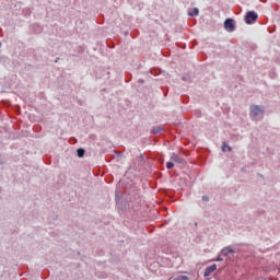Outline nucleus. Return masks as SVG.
<instances>
[{
  "instance_id": "4468645a",
  "label": "nucleus",
  "mask_w": 280,
  "mask_h": 280,
  "mask_svg": "<svg viewBox=\"0 0 280 280\" xmlns=\"http://www.w3.org/2000/svg\"><path fill=\"white\" fill-rule=\"evenodd\" d=\"M153 132H154V133H159V130L154 128V129H153Z\"/></svg>"
},
{
  "instance_id": "39448f33",
  "label": "nucleus",
  "mask_w": 280,
  "mask_h": 280,
  "mask_svg": "<svg viewBox=\"0 0 280 280\" xmlns=\"http://www.w3.org/2000/svg\"><path fill=\"white\" fill-rule=\"evenodd\" d=\"M171 162L177 163V164H183V163H185V160H183L182 158H179V156L176 155L175 153H172V155H171Z\"/></svg>"
},
{
  "instance_id": "f257e3e1",
  "label": "nucleus",
  "mask_w": 280,
  "mask_h": 280,
  "mask_svg": "<svg viewBox=\"0 0 280 280\" xmlns=\"http://www.w3.org/2000/svg\"><path fill=\"white\" fill-rule=\"evenodd\" d=\"M264 115V108L261 106L253 105L249 107V116H252L253 119H256L258 116Z\"/></svg>"
},
{
  "instance_id": "9b49d317",
  "label": "nucleus",
  "mask_w": 280,
  "mask_h": 280,
  "mask_svg": "<svg viewBox=\"0 0 280 280\" xmlns=\"http://www.w3.org/2000/svg\"><path fill=\"white\" fill-rule=\"evenodd\" d=\"M174 167V162L166 163V168L172 170Z\"/></svg>"
},
{
  "instance_id": "f8f14e48",
  "label": "nucleus",
  "mask_w": 280,
  "mask_h": 280,
  "mask_svg": "<svg viewBox=\"0 0 280 280\" xmlns=\"http://www.w3.org/2000/svg\"><path fill=\"white\" fill-rule=\"evenodd\" d=\"M223 259L219 256L217 259H213L212 261H222Z\"/></svg>"
},
{
  "instance_id": "0eeeda50",
  "label": "nucleus",
  "mask_w": 280,
  "mask_h": 280,
  "mask_svg": "<svg viewBox=\"0 0 280 280\" xmlns=\"http://www.w3.org/2000/svg\"><path fill=\"white\" fill-rule=\"evenodd\" d=\"M222 151L223 152H232V147L226 144V142H223L222 144Z\"/></svg>"
},
{
  "instance_id": "20e7f679",
  "label": "nucleus",
  "mask_w": 280,
  "mask_h": 280,
  "mask_svg": "<svg viewBox=\"0 0 280 280\" xmlns=\"http://www.w3.org/2000/svg\"><path fill=\"white\" fill-rule=\"evenodd\" d=\"M217 270V265L208 266L205 270V277H210Z\"/></svg>"
},
{
  "instance_id": "423d86ee",
  "label": "nucleus",
  "mask_w": 280,
  "mask_h": 280,
  "mask_svg": "<svg viewBox=\"0 0 280 280\" xmlns=\"http://www.w3.org/2000/svg\"><path fill=\"white\" fill-rule=\"evenodd\" d=\"M233 253H234V249H233L231 246L224 247V248L222 249V255H223V256H228V255H231V254H233Z\"/></svg>"
},
{
  "instance_id": "1a4fd4ad",
  "label": "nucleus",
  "mask_w": 280,
  "mask_h": 280,
  "mask_svg": "<svg viewBox=\"0 0 280 280\" xmlns=\"http://www.w3.org/2000/svg\"><path fill=\"white\" fill-rule=\"evenodd\" d=\"M77 154H78V158H83L84 156V154H85V150H82V149H78L77 150Z\"/></svg>"
},
{
  "instance_id": "6e6552de",
  "label": "nucleus",
  "mask_w": 280,
  "mask_h": 280,
  "mask_svg": "<svg viewBox=\"0 0 280 280\" xmlns=\"http://www.w3.org/2000/svg\"><path fill=\"white\" fill-rule=\"evenodd\" d=\"M198 14H199L198 8H194L192 12H188V15L190 18L198 16Z\"/></svg>"
},
{
  "instance_id": "ddd939ff",
  "label": "nucleus",
  "mask_w": 280,
  "mask_h": 280,
  "mask_svg": "<svg viewBox=\"0 0 280 280\" xmlns=\"http://www.w3.org/2000/svg\"><path fill=\"white\" fill-rule=\"evenodd\" d=\"M202 199H203L205 202H209V198L208 197L203 196Z\"/></svg>"
},
{
  "instance_id": "7ed1b4c3",
  "label": "nucleus",
  "mask_w": 280,
  "mask_h": 280,
  "mask_svg": "<svg viewBox=\"0 0 280 280\" xmlns=\"http://www.w3.org/2000/svg\"><path fill=\"white\" fill-rule=\"evenodd\" d=\"M224 28L225 31H228L229 33H232L235 28V25L233 23V20L228 19L224 21Z\"/></svg>"
},
{
  "instance_id": "f03ea898",
  "label": "nucleus",
  "mask_w": 280,
  "mask_h": 280,
  "mask_svg": "<svg viewBox=\"0 0 280 280\" xmlns=\"http://www.w3.org/2000/svg\"><path fill=\"white\" fill-rule=\"evenodd\" d=\"M257 19H258V15L255 11H248L245 20L247 24H252V23H255Z\"/></svg>"
},
{
  "instance_id": "9d476101",
  "label": "nucleus",
  "mask_w": 280,
  "mask_h": 280,
  "mask_svg": "<svg viewBox=\"0 0 280 280\" xmlns=\"http://www.w3.org/2000/svg\"><path fill=\"white\" fill-rule=\"evenodd\" d=\"M173 280H188L187 276H177Z\"/></svg>"
}]
</instances>
